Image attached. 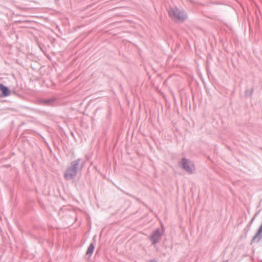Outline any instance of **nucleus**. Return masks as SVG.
I'll list each match as a JSON object with an SVG mask.
<instances>
[{
    "label": "nucleus",
    "instance_id": "obj_1",
    "mask_svg": "<svg viewBox=\"0 0 262 262\" xmlns=\"http://www.w3.org/2000/svg\"><path fill=\"white\" fill-rule=\"evenodd\" d=\"M170 18L175 22H183L187 18V14L184 10L177 7H171L168 11Z\"/></svg>",
    "mask_w": 262,
    "mask_h": 262
},
{
    "label": "nucleus",
    "instance_id": "obj_2",
    "mask_svg": "<svg viewBox=\"0 0 262 262\" xmlns=\"http://www.w3.org/2000/svg\"><path fill=\"white\" fill-rule=\"evenodd\" d=\"M182 167L188 172L191 173L194 170V166L188 160L183 158L181 161Z\"/></svg>",
    "mask_w": 262,
    "mask_h": 262
},
{
    "label": "nucleus",
    "instance_id": "obj_3",
    "mask_svg": "<svg viewBox=\"0 0 262 262\" xmlns=\"http://www.w3.org/2000/svg\"><path fill=\"white\" fill-rule=\"evenodd\" d=\"M76 164H73L72 167L67 170L64 174V178L67 180L72 179L75 176L76 173Z\"/></svg>",
    "mask_w": 262,
    "mask_h": 262
},
{
    "label": "nucleus",
    "instance_id": "obj_4",
    "mask_svg": "<svg viewBox=\"0 0 262 262\" xmlns=\"http://www.w3.org/2000/svg\"><path fill=\"white\" fill-rule=\"evenodd\" d=\"M161 235V233L159 230L156 231L151 236V239L153 241V243H155L157 242L158 239L160 238Z\"/></svg>",
    "mask_w": 262,
    "mask_h": 262
},
{
    "label": "nucleus",
    "instance_id": "obj_5",
    "mask_svg": "<svg viewBox=\"0 0 262 262\" xmlns=\"http://www.w3.org/2000/svg\"><path fill=\"white\" fill-rule=\"evenodd\" d=\"M0 91L3 93V96H7L10 94L9 89L2 84L0 83Z\"/></svg>",
    "mask_w": 262,
    "mask_h": 262
},
{
    "label": "nucleus",
    "instance_id": "obj_6",
    "mask_svg": "<svg viewBox=\"0 0 262 262\" xmlns=\"http://www.w3.org/2000/svg\"><path fill=\"white\" fill-rule=\"evenodd\" d=\"M94 248V245L93 244H90L88 248L86 254L91 256L93 252Z\"/></svg>",
    "mask_w": 262,
    "mask_h": 262
},
{
    "label": "nucleus",
    "instance_id": "obj_7",
    "mask_svg": "<svg viewBox=\"0 0 262 262\" xmlns=\"http://www.w3.org/2000/svg\"><path fill=\"white\" fill-rule=\"evenodd\" d=\"M262 232V224L261 225L260 228H259L258 232L257 233V235L260 234Z\"/></svg>",
    "mask_w": 262,
    "mask_h": 262
},
{
    "label": "nucleus",
    "instance_id": "obj_8",
    "mask_svg": "<svg viewBox=\"0 0 262 262\" xmlns=\"http://www.w3.org/2000/svg\"><path fill=\"white\" fill-rule=\"evenodd\" d=\"M54 101V100L53 99H51V100H48L47 101V103H51L52 102Z\"/></svg>",
    "mask_w": 262,
    "mask_h": 262
}]
</instances>
